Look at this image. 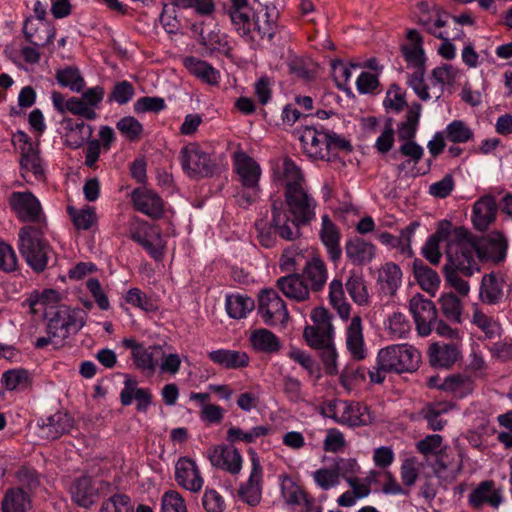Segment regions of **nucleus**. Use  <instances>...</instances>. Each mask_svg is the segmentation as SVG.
<instances>
[{"mask_svg": "<svg viewBox=\"0 0 512 512\" xmlns=\"http://www.w3.org/2000/svg\"><path fill=\"white\" fill-rule=\"evenodd\" d=\"M441 243H445V280L460 295L466 296L470 291V285L460 274L471 277L480 271V265L476 263L474 255L476 248L465 238V232L460 228H454L448 220H441L438 223L435 233L428 237L422 247L423 256L433 265H438L441 261Z\"/></svg>", "mask_w": 512, "mask_h": 512, "instance_id": "nucleus-1", "label": "nucleus"}, {"mask_svg": "<svg viewBox=\"0 0 512 512\" xmlns=\"http://www.w3.org/2000/svg\"><path fill=\"white\" fill-rule=\"evenodd\" d=\"M317 203L305 188L285 192V203L272 199L271 227L285 240H293L300 234L299 227L308 225L316 217Z\"/></svg>", "mask_w": 512, "mask_h": 512, "instance_id": "nucleus-2", "label": "nucleus"}, {"mask_svg": "<svg viewBox=\"0 0 512 512\" xmlns=\"http://www.w3.org/2000/svg\"><path fill=\"white\" fill-rule=\"evenodd\" d=\"M421 363V353L408 343L392 344L380 349L376 356V365L368 371L370 382L381 384L387 373H411Z\"/></svg>", "mask_w": 512, "mask_h": 512, "instance_id": "nucleus-3", "label": "nucleus"}, {"mask_svg": "<svg viewBox=\"0 0 512 512\" xmlns=\"http://www.w3.org/2000/svg\"><path fill=\"white\" fill-rule=\"evenodd\" d=\"M329 302L342 320L348 321L345 327V346L350 357L362 361L368 355L363 334V322L359 315L349 319L351 306L347 302L341 280L333 279L329 284Z\"/></svg>", "mask_w": 512, "mask_h": 512, "instance_id": "nucleus-4", "label": "nucleus"}, {"mask_svg": "<svg viewBox=\"0 0 512 512\" xmlns=\"http://www.w3.org/2000/svg\"><path fill=\"white\" fill-rule=\"evenodd\" d=\"M299 133L302 150L310 159L333 163L339 160V151L350 150L349 142L336 134L308 126Z\"/></svg>", "mask_w": 512, "mask_h": 512, "instance_id": "nucleus-5", "label": "nucleus"}, {"mask_svg": "<svg viewBox=\"0 0 512 512\" xmlns=\"http://www.w3.org/2000/svg\"><path fill=\"white\" fill-rule=\"evenodd\" d=\"M425 69L414 71L408 76V85L417 95V97L428 102L438 100L445 86H452L459 77V70L451 64H443L431 71L429 82L424 78Z\"/></svg>", "mask_w": 512, "mask_h": 512, "instance_id": "nucleus-6", "label": "nucleus"}, {"mask_svg": "<svg viewBox=\"0 0 512 512\" xmlns=\"http://www.w3.org/2000/svg\"><path fill=\"white\" fill-rule=\"evenodd\" d=\"M18 250L35 272L44 271L54 254L43 237L42 229L34 226H24L19 230Z\"/></svg>", "mask_w": 512, "mask_h": 512, "instance_id": "nucleus-7", "label": "nucleus"}, {"mask_svg": "<svg viewBox=\"0 0 512 512\" xmlns=\"http://www.w3.org/2000/svg\"><path fill=\"white\" fill-rule=\"evenodd\" d=\"M323 416L348 427L367 426L374 422L375 416L370 408L356 401L332 399L321 406Z\"/></svg>", "mask_w": 512, "mask_h": 512, "instance_id": "nucleus-8", "label": "nucleus"}, {"mask_svg": "<svg viewBox=\"0 0 512 512\" xmlns=\"http://www.w3.org/2000/svg\"><path fill=\"white\" fill-rule=\"evenodd\" d=\"M13 143L20 152V174L27 183L44 182L46 179V166L39 155L38 144L23 131L13 135Z\"/></svg>", "mask_w": 512, "mask_h": 512, "instance_id": "nucleus-9", "label": "nucleus"}, {"mask_svg": "<svg viewBox=\"0 0 512 512\" xmlns=\"http://www.w3.org/2000/svg\"><path fill=\"white\" fill-rule=\"evenodd\" d=\"M85 323V313L81 309H73L62 305L56 307L48 318L47 332L60 341L69 334L79 331Z\"/></svg>", "mask_w": 512, "mask_h": 512, "instance_id": "nucleus-10", "label": "nucleus"}, {"mask_svg": "<svg viewBox=\"0 0 512 512\" xmlns=\"http://www.w3.org/2000/svg\"><path fill=\"white\" fill-rule=\"evenodd\" d=\"M258 314L264 324L286 327L290 319L284 300L274 289H263L258 296Z\"/></svg>", "mask_w": 512, "mask_h": 512, "instance_id": "nucleus-11", "label": "nucleus"}, {"mask_svg": "<svg viewBox=\"0 0 512 512\" xmlns=\"http://www.w3.org/2000/svg\"><path fill=\"white\" fill-rule=\"evenodd\" d=\"M465 232V238L475 246L476 263L480 265L482 261L500 262L506 256L507 240L500 232H494L488 235L485 240H479L474 237L466 228L454 226Z\"/></svg>", "mask_w": 512, "mask_h": 512, "instance_id": "nucleus-12", "label": "nucleus"}, {"mask_svg": "<svg viewBox=\"0 0 512 512\" xmlns=\"http://www.w3.org/2000/svg\"><path fill=\"white\" fill-rule=\"evenodd\" d=\"M233 166L242 185L252 190L249 196L242 194L241 198L248 204L253 203L259 190L258 183L262 174L260 165L244 151L239 150L233 154Z\"/></svg>", "mask_w": 512, "mask_h": 512, "instance_id": "nucleus-13", "label": "nucleus"}, {"mask_svg": "<svg viewBox=\"0 0 512 512\" xmlns=\"http://www.w3.org/2000/svg\"><path fill=\"white\" fill-rule=\"evenodd\" d=\"M179 161L189 177H205L212 173L211 158L197 143L185 145L180 150Z\"/></svg>", "mask_w": 512, "mask_h": 512, "instance_id": "nucleus-14", "label": "nucleus"}, {"mask_svg": "<svg viewBox=\"0 0 512 512\" xmlns=\"http://www.w3.org/2000/svg\"><path fill=\"white\" fill-rule=\"evenodd\" d=\"M249 455L251 469L247 481L239 487V497L250 506L259 504L262 498L263 486V468L260 457L255 449L247 450Z\"/></svg>", "mask_w": 512, "mask_h": 512, "instance_id": "nucleus-15", "label": "nucleus"}, {"mask_svg": "<svg viewBox=\"0 0 512 512\" xmlns=\"http://www.w3.org/2000/svg\"><path fill=\"white\" fill-rule=\"evenodd\" d=\"M409 311L414 318L418 335L421 337L430 335L438 318L435 304L418 293L410 299Z\"/></svg>", "mask_w": 512, "mask_h": 512, "instance_id": "nucleus-16", "label": "nucleus"}, {"mask_svg": "<svg viewBox=\"0 0 512 512\" xmlns=\"http://www.w3.org/2000/svg\"><path fill=\"white\" fill-rule=\"evenodd\" d=\"M277 14L274 10L269 11L268 9L261 10L259 12H251L248 15V23L245 28H248V32L238 34L245 38L247 41L256 42L264 38L271 39L277 31Z\"/></svg>", "mask_w": 512, "mask_h": 512, "instance_id": "nucleus-17", "label": "nucleus"}, {"mask_svg": "<svg viewBox=\"0 0 512 512\" xmlns=\"http://www.w3.org/2000/svg\"><path fill=\"white\" fill-rule=\"evenodd\" d=\"M206 457L213 467L231 475H238L242 471L244 463L243 456L233 445H213L208 448Z\"/></svg>", "mask_w": 512, "mask_h": 512, "instance_id": "nucleus-18", "label": "nucleus"}, {"mask_svg": "<svg viewBox=\"0 0 512 512\" xmlns=\"http://www.w3.org/2000/svg\"><path fill=\"white\" fill-rule=\"evenodd\" d=\"M8 202L22 222H41L44 217L39 199L30 191H14L9 195Z\"/></svg>", "mask_w": 512, "mask_h": 512, "instance_id": "nucleus-19", "label": "nucleus"}, {"mask_svg": "<svg viewBox=\"0 0 512 512\" xmlns=\"http://www.w3.org/2000/svg\"><path fill=\"white\" fill-rule=\"evenodd\" d=\"M320 242L325 247L328 258L335 264L339 262L342 256L341 249V230L328 214L321 216L320 228L318 231Z\"/></svg>", "mask_w": 512, "mask_h": 512, "instance_id": "nucleus-20", "label": "nucleus"}, {"mask_svg": "<svg viewBox=\"0 0 512 512\" xmlns=\"http://www.w3.org/2000/svg\"><path fill=\"white\" fill-rule=\"evenodd\" d=\"M121 344L124 348L131 350V358L137 369L149 374L155 372L158 363L155 352L160 351L161 346L145 347L143 343L137 342L134 338H124Z\"/></svg>", "mask_w": 512, "mask_h": 512, "instance_id": "nucleus-21", "label": "nucleus"}, {"mask_svg": "<svg viewBox=\"0 0 512 512\" xmlns=\"http://www.w3.org/2000/svg\"><path fill=\"white\" fill-rule=\"evenodd\" d=\"M503 502V490L493 480L480 482L468 496V504L474 509H480L484 505L498 509Z\"/></svg>", "mask_w": 512, "mask_h": 512, "instance_id": "nucleus-22", "label": "nucleus"}, {"mask_svg": "<svg viewBox=\"0 0 512 512\" xmlns=\"http://www.w3.org/2000/svg\"><path fill=\"white\" fill-rule=\"evenodd\" d=\"M175 480L179 486L193 493L199 492L204 485L197 463L189 457H180L175 463Z\"/></svg>", "mask_w": 512, "mask_h": 512, "instance_id": "nucleus-23", "label": "nucleus"}, {"mask_svg": "<svg viewBox=\"0 0 512 512\" xmlns=\"http://www.w3.org/2000/svg\"><path fill=\"white\" fill-rule=\"evenodd\" d=\"M347 261L354 266H364L371 263L377 255L376 245L360 236L346 240L344 246Z\"/></svg>", "mask_w": 512, "mask_h": 512, "instance_id": "nucleus-24", "label": "nucleus"}, {"mask_svg": "<svg viewBox=\"0 0 512 512\" xmlns=\"http://www.w3.org/2000/svg\"><path fill=\"white\" fill-rule=\"evenodd\" d=\"M461 342L432 343L427 351L429 363L433 367L451 368L462 357Z\"/></svg>", "mask_w": 512, "mask_h": 512, "instance_id": "nucleus-25", "label": "nucleus"}, {"mask_svg": "<svg viewBox=\"0 0 512 512\" xmlns=\"http://www.w3.org/2000/svg\"><path fill=\"white\" fill-rule=\"evenodd\" d=\"M281 495L289 507V512H312L314 499L292 480L286 479L282 482Z\"/></svg>", "mask_w": 512, "mask_h": 512, "instance_id": "nucleus-26", "label": "nucleus"}, {"mask_svg": "<svg viewBox=\"0 0 512 512\" xmlns=\"http://www.w3.org/2000/svg\"><path fill=\"white\" fill-rule=\"evenodd\" d=\"M131 200L134 208L151 217L160 218L164 213V202L153 190L146 187H139L131 193Z\"/></svg>", "mask_w": 512, "mask_h": 512, "instance_id": "nucleus-27", "label": "nucleus"}, {"mask_svg": "<svg viewBox=\"0 0 512 512\" xmlns=\"http://www.w3.org/2000/svg\"><path fill=\"white\" fill-rule=\"evenodd\" d=\"M69 493L75 504L83 508H89L96 502L99 489L91 477L81 476L73 480L69 487Z\"/></svg>", "mask_w": 512, "mask_h": 512, "instance_id": "nucleus-28", "label": "nucleus"}, {"mask_svg": "<svg viewBox=\"0 0 512 512\" xmlns=\"http://www.w3.org/2000/svg\"><path fill=\"white\" fill-rule=\"evenodd\" d=\"M274 180L284 187L285 192L304 188V175L298 165L286 158L274 171Z\"/></svg>", "mask_w": 512, "mask_h": 512, "instance_id": "nucleus-29", "label": "nucleus"}, {"mask_svg": "<svg viewBox=\"0 0 512 512\" xmlns=\"http://www.w3.org/2000/svg\"><path fill=\"white\" fill-rule=\"evenodd\" d=\"M497 212L495 198L491 195L482 196L472 208L471 219L474 227L479 231H485L496 220Z\"/></svg>", "mask_w": 512, "mask_h": 512, "instance_id": "nucleus-30", "label": "nucleus"}, {"mask_svg": "<svg viewBox=\"0 0 512 512\" xmlns=\"http://www.w3.org/2000/svg\"><path fill=\"white\" fill-rule=\"evenodd\" d=\"M131 237L155 260H161L163 258L166 242L157 227L149 226L143 231H135L132 233Z\"/></svg>", "mask_w": 512, "mask_h": 512, "instance_id": "nucleus-31", "label": "nucleus"}, {"mask_svg": "<svg viewBox=\"0 0 512 512\" xmlns=\"http://www.w3.org/2000/svg\"><path fill=\"white\" fill-rule=\"evenodd\" d=\"M61 127L63 129L64 142L72 149L80 148L91 137L93 132L90 125L70 117H65L61 121Z\"/></svg>", "mask_w": 512, "mask_h": 512, "instance_id": "nucleus-32", "label": "nucleus"}, {"mask_svg": "<svg viewBox=\"0 0 512 512\" xmlns=\"http://www.w3.org/2000/svg\"><path fill=\"white\" fill-rule=\"evenodd\" d=\"M51 100L55 110L61 114L69 112L87 120H94L97 117L96 111H92L91 108L87 107L80 97L65 99L60 92L54 91L51 95Z\"/></svg>", "mask_w": 512, "mask_h": 512, "instance_id": "nucleus-33", "label": "nucleus"}, {"mask_svg": "<svg viewBox=\"0 0 512 512\" xmlns=\"http://www.w3.org/2000/svg\"><path fill=\"white\" fill-rule=\"evenodd\" d=\"M183 65L192 76L201 82L210 86L219 85L221 80L220 71L210 63L194 56H188L184 58Z\"/></svg>", "mask_w": 512, "mask_h": 512, "instance_id": "nucleus-34", "label": "nucleus"}, {"mask_svg": "<svg viewBox=\"0 0 512 512\" xmlns=\"http://www.w3.org/2000/svg\"><path fill=\"white\" fill-rule=\"evenodd\" d=\"M507 286L504 275L494 272L486 274L481 281L480 298L485 303L496 304L502 300Z\"/></svg>", "mask_w": 512, "mask_h": 512, "instance_id": "nucleus-35", "label": "nucleus"}, {"mask_svg": "<svg viewBox=\"0 0 512 512\" xmlns=\"http://www.w3.org/2000/svg\"><path fill=\"white\" fill-rule=\"evenodd\" d=\"M120 398L124 406L136 402V408L140 412H146L152 402L151 391L147 388H139L137 382L132 379L125 380Z\"/></svg>", "mask_w": 512, "mask_h": 512, "instance_id": "nucleus-36", "label": "nucleus"}, {"mask_svg": "<svg viewBox=\"0 0 512 512\" xmlns=\"http://www.w3.org/2000/svg\"><path fill=\"white\" fill-rule=\"evenodd\" d=\"M454 406L450 401L430 402L423 406L419 415L427 422L430 430L441 431L447 423L441 416L451 411Z\"/></svg>", "mask_w": 512, "mask_h": 512, "instance_id": "nucleus-37", "label": "nucleus"}, {"mask_svg": "<svg viewBox=\"0 0 512 512\" xmlns=\"http://www.w3.org/2000/svg\"><path fill=\"white\" fill-rule=\"evenodd\" d=\"M276 285L287 298L293 301L302 302L309 299V288L299 274L280 277Z\"/></svg>", "mask_w": 512, "mask_h": 512, "instance_id": "nucleus-38", "label": "nucleus"}, {"mask_svg": "<svg viewBox=\"0 0 512 512\" xmlns=\"http://www.w3.org/2000/svg\"><path fill=\"white\" fill-rule=\"evenodd\" d=\"M208 358L225 369H240L249 365L250 358L244 351L217 349L208 352Z\"/></svg>", "mask_w": 512, "mask_h": 512, "instance_id": "nucleus-39", "label": "nucleus"}, {"mask_svg": "<svg viewBox=\"0 0 512 512\" xmlns=\"http://www.w3.org/2000/svg\"><path fill=\"white\" fill-rule=\"evenodd\" d=\"M23 32L27 41L35 46H46L53 42L56 30L48 23L28 19L25 21Z\"/></svg>", "mask_w": 512, "mask_h": 512, "instance_id": "nucleus-40", "label": "nucleus"}, {"mask_svg": "<svg viewBox=\"0 0 512 512\" xmlns=\"http://www.w3.org/2000/svg\"><path fill=\"white\" fill-rule=\"evenodd\" d=\"M73 419L67 413L57 412L46 419L40 427L43 438L54 440L70 431Z\"/></svg>", "mask_w": 512, "mask_h": 512, "instance_id": "nucleus-41", "label": "nucleus"}, {"mask_svg": "<svg viewBox=\"0 0 512 512\" xmlns=\"http://www.w3.org/2000/svg\"><path fill=\"white\" fill-rule=\"evenodd\" d=\"M418 21L425 29L437 38H444L447 34L443 27L446 24L444 19L445 14L441 13L438 9H429L425 3L419 4Z\"/></svg>", "mask_w": 512, "mask_h": 512, "instance_id": "nucleus-42", "label": "nucleus"}, {"mask_svg": "<svg viewBox=\"0 0 512 512\" xmlns=\"http://www.w3.org/2000/svg\"><path fill=\"white\" fill-rule=\"evenodd\" d=\"M303 276L313 291L322 290L328 279V270L324 260L318 255L313 256L307 261Z\"/></svg>", "mask_w": 512, "mask_h": 512, "instance_id": "nucleus-43", "label": "nucleus"}, {"mask_svg": "<svg viewBox=\"0 0 512 512\" xmlns=\"http://www.w3.org/2000/svg\"><path fill=\"white\" fill-rule=\"evenodd\" d=\"M249 340L255 351L267 354L279 352L282 346L279 337L266 328L252 331Z\"/></svg>", "mask_w": 512, "mask_h": 512, "instance_id": "nucleus-44", "label": "nucleus"}, {"mask_svg": "<svg viewBox=\"0 0 512 512\" xmlns=\"http://www.w3.org/2000/svg\"><path fill=\"white\" fill-rule=\"evenodd\" d=\"M443 391L457 398L470 395L475 388L474 379L462 373H454L443 379Z\"/></svg>", "mask_w": 512, "mask_h": 512, "instance_id": "nucleus-45", "label": "nucleus"}, {"mask_svg": "<svg viewBox=\"0 0 512 512\" xmlns=\"http://www.w3.org/2000/svg\"><path fill=\"white\" fill-rule=\"evenodd\" d=\"M407 38L410 43L403 47V53L406 61L410 65L414 66L415 71L424 69L426 57L422 47L420 34L416 30H409L407 32Z\"/></svg>", "mask_w": 512, "mask_h": 512, "instance_id": "nucleus-46", "label": "nucleus"}, {"mask_svg": "<svg viewBox=\"0 0 512 512\" xmlns=\"http://www.w3.org/2000/svg\"><path fill=\"white\" fill-rule=\"evenodd\" d=\"M384 329L392 340L405 339L411 333L412 325L404 313L395 311L385 319Z\"/></svg>", "mask_w": 512, "mask_h": 512, "instance_id": "nucleus-47", "label": "nucleus"}, {"mask_svg": "<svg viewBox=\"0 0 512 512\" xmlns=\"http://www.w3.org/2000/svg\"><path fill=\"white\" fill-rule=\"evenodd\" d=\"M271 427L269 425H258L248 431L232 426L227 430L226 439L230 443L244 442L246 444L255 443L259 438L269 435Z\"/></svg>", "mask_w": 512, "mask_h": 512, "instance_id": "nucleus-48", "label": "nucleus"}, {"mask_svg": "<svg viewBox=\"0 0 512 512\" xmlns=\"http://www.w3.org/2000/svg\"><path fill=\"white\" fill-rule=\"evenodd\" d=\"M59 293L54 289H45L41 292L34 291L29 295L26 302L34 314L43 313L47 315V308H53L58 303Z\"/></svg>", "mask_w": 512, "mask_h": 512, "instance_id": "nucleus-49", "label": "nucleus"}, {"mask_svg": "<svg viewBox=\"0 0 512 512\" xmlns=\"http://www.w3.org/2000/svg\"><path fill=\"white\" fill-rule=\"evenodd\" d=\"M417 227V223H412L401 230L399 237H395L388 232H383L378 236V239L384 245L399 248L402 253L411 254V240Z\"/></svg>", "mask_w": 512, "mask_h": 512, "instance_id": "nucleus-50", "label": "nucleus"}, {"mask_svg": "<svg viewBox=\"0 0 512 512\" xmlns=\"http://www.w3.org/2000/svg\"><path fill=\"white\" fill-rule=\"evenodd\" d=\"M225 307L233 319H243L254 309L255 303L251 297L242 294H232L226 297Z\"/></svg>", "mask_w": 512, "mask_h": 512, "instance_id": "nucleus-51", "label": "nucleus"}, {"mask_svg": "<svg viewBox=\"0 0 512 512\" xmlns=\"http://www.w3.org/2000/svg\"><path fill=\"white\" fill-rule=\"evenodd\" d=\"M303 337L308 346L313 349L322 350L333 342V328L306 326L303 331Z\"/></svg>", "mask_w": 512, "mask_h": 512, "instance_id": "nucleus-52", "label": "nucleus"}, {"mask_svg": "<svg viewBox=\"0 0 512 512\" xmlns=\"http://www.w3.org/2000/svg\"><path fill=\"white\" fill-rule=\"evenodd\" d=\"M446 140L453 144H466L474 140L473 129L463 120H453L443 130Z\"/></svg>", "mask_w": 512, "mask_h": 512, "instance_id": "nucleus-53", "label": "nucleus"}, {"mask_svg": "<svg viewBox=\"0 0 512 512\" xmlns=\"http://www.w3.org/2000/svg\"><path fill=\"white\" fill-rule=\"evenodd\" d=\"M30 507L29 496L20 488H10L2 500L3 512H26Z\"/></svg>", "mask_w": 512, "mask_h": 512, "instance_id": "nucleus-54", "label": "nucleus"}, {"mask_svg": "<svg viewBox=\"0 0 512 512\" xmlns=\"http://www.w3.org/2000/svg\"><path fill=\"white\" fill-rule=\"evenodd\" d=\"M230 3L228 13L234 28L237 32L246 34L248 28H245V25L248 23V15L253 12L248 0H230Z\"/></svg>", "mask_w": 512, "mask_h": 512, "instance_id": "nucleus-55", "label": "nucleus"}, {"mask_svg": "<svg viewBox=\"0 0 512 512\" xmlns=\"http://www.w3.org/2000/svg\"><path fill=\"white\" fill-rule=\"evenodd\" d=\"M414 276L420 287L434 296L440 286V277L436 271L425 265H414Z\"/></svg>", "mask_w": 512, "mask_h": 512, "instance_id": "nucleus-56", "label": "nucleus"}, {"mask_svg": "<svg viewBox=\"0 0 512 512\" xmlns=\"http://www.w3.org/2000/svg\"><path fill=\"white\" fill-rule=\"evenodd\" d=\"M379 282L388 293H394L402 282V271L393 262L385 263L379 270Z\"/></svg>", "mask_w": 512, "mask_h": 512, "instance_id": "nucleus-57", "label": "nucleus"}, {"mask_svg": "<svg viewBox=\"0 0 512 512\" xmlns=\"http://www.w3.org/2000/svg\"><path fill=\"white\" fill-rule=\"evenodd\" d=\"M440 309L443 315L450 321L455 323L462 322L463 306L461 300L451 292L443 293L439 300Z\"/></svg>", "mask_w": 512, "mask_h": 512, "instance_id": "nucleus-58", "label": "nucleus"}, {"mask_svg": "<svg viewBox=\"0 0 512 512\" xmlns=\"http://www.w3.org/2000/svg\"><path fill=\"white\" fill-rule=\"evenodd\" d=\"M421 106L415 104L406 115L405 121L398 126V138L401 141L413 140L419 124Z\"/></svg>", "mask_w": 512, "mask_h": 512, "instance_id": "nucleus-59", "label": "nucleus"}, {"mask_svg": "<svg viewBox=\"0 0 512 512\" xmlns=\"http://www.w3.org/2000/svg\"><path fill=\"white\" fill-rule=\"evenodd\" d=\"M471 322L476 325L488 339H493L500 335V324L493 317L488 316L477 307L474 308Z\"/></svg>", "mask_w": 512, "mask_h": 512, "instance_id": "nucleus-60", "label": "nucleus"}, {"mask_svg": "<svg viewBox=\"0 0 512 512\" xmlns=\"http://www.w3.org/2000/svg\"><path fill=\"white\" fill-rule=\"evenodd\" d=\"M56 80L59 85L70 89L72 92H80L85 86L84 78L75 67H66L58 70Z\"/></svg>", "mask_w": 512, "mask_h": 512, "instance_id": "nucleus-61", "label": "nucleus"}, {"mask_svg": "<svg viewBox=\"0 0 512 512\" xmlns=\"http://www.w3.org/2000/svg\"><path fill=\"white\" fill-rule=\"evenodd\" d=\"M346 289L356 304L363 306L369 303V293L361 275L351 274L346 282Z\"/></svg>", "mask_w": 512, "mask_h": 512, "instance_id": "nucleus-62", "label": "nucleus"}, {"mask_svg": "<svg viewBox=\"0 0 512 512\" xmlns=\"http://www.w3.org/2000/svg\"><path fill=\"white\" fill-rule=\"evenodd\" d=\"M68 213L78 230H88L97 223V216L93 207L85 206L81 209L68 207Z\"/></svg>", "mask_w": 512, "mask_h": 512, "instance_id": "nucleus-63", "label": "nucleus"}, {"mask_svg": "<svg viewBox=\"0 0 512 512\" xmlns=\"http://www.w3.org/2000/svg\"><path fill=\"white\" fill-rule=\"evenodd\" d=\"M100 512H134V505L129 496L118 493L102 502Z\"/></svg>", "mask_w": 512, "mask_h": 512, "instance_id": "nucleus-64", "label": "nucleus"}]
</instances>
